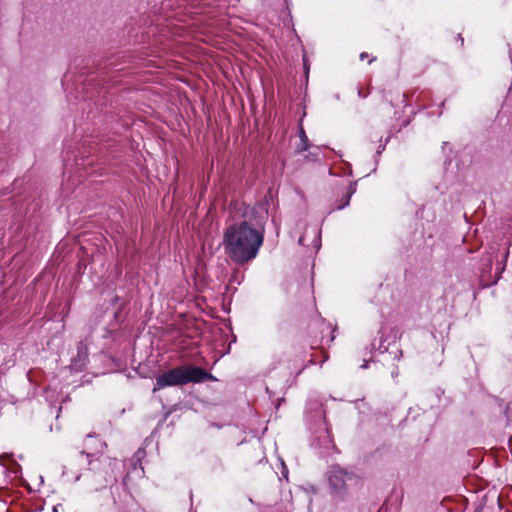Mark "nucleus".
Returning <instances> with one entry per match:
<instances>
[{
  "mask_svg": "<svg viewBox=\"0 0 512 512\" xmlns=\"http://www.w3.org/2000/svg\"><path fill=\"white\" fill-rule=\"evenodd\" d=\"M104 473H105V477L108 476L109 478H111L112 474H113V469H110V471L109 470H105Z\"/></svg>",
  "mask_w": 512,
  "mask_h": 512,
  "instance_id": "nucleus-10",
  "label": "nucleus"
},
{
  "mask_svg": "<svg viewBox=\"0 0 512 512\" xmlns=\"http://www.w3.org/2000/svg\"><path fill=\"white\" fill-rule=\"evenodd\" d=\"M299 137H300V143L297 146L296 151L298 153H301V152L307 151L309 149V147H310L308 137H307L303 127H300Z\"/></svg>",
  "mask_w": 512,
  "mask_h": 512,
  "instance_id": "nucleus-4",
  "label": "nucleus"
},
{
  "mask_svg": "<svg viewBox=\"0 0 512 512\" xmlns=\"http://www.w3.org/2000/svg\"><path fill=\"white\" fill-rule=\"evenodd\" d=\"M355 191H356V183L354 182L349 185L348 191L342 197L341 203L337 206V209H343L344 207L348 206L350 203L351 196L355 193Z\"/></svg>",
  "mask_w": 512,
  "mask_h": 512,
  "instance_id": "nucleus-5",
  "label": "nucleus"
},
{
  "mask_svg": "<svg viewBox=\"0 0 512 512\" xmlns=\"http://www.w3.org/2000/svg\"><path fill=\"white\" fill-rule=\"evenodd\" d=\"M369 94H370V89H369V87H367V88H363V87H361V88H359V90H358V96H359L360 98L365 99V98H367V97H368V95H369Z\"/></svg>",
  "mask_w": 512,
  "mask_h": 512,
  "instance_id": "nucleus-7",
  "label": "nucleus"
},
{
  "mask_svg": "<svg viewBox=\"0 0 512 512\" xmlns=\"http://www.w3.org/2000/svg\"><path fill=\"white\" fill-rule=\"evenodd\" d=\"M112 464V461L109 457H106V456H100L99 458L96 459V462L95 461H90L89 462V465L91 466L90 469L93 470V471H98L99 470V465H108V466H111Z\"/></svg>",
  "mask_w": 512,
  "mask_h": 512,
  "instance_id": "nucleus-6",
  "label": "nucleus"
},
{
  "mask_svg": "<svg viewBox=\"0 0 512 512\" xmlns=\"http://www.w3.org/2000/svg\"><path fill=\"white\" fill-rule=\"evenodd\" d=\"M214 377L201 367L178 366L163 372L156 378L153 392L169 387L182 386L188 383H201Z\"/></svg>",
  "mask_w": 512,
  "mask_h": 512,
  "instance_id": "nucleus-2",
  "label": "nucleus"
},
{
  "mask_svg": "<svg viewBox=\"0 0 512 512\" xmlns=\"http://www.w3.org/2000/svg\"><path fill=\"white\" fill-rule=\"evenodd\" d=\"M367 57H368V54L366 52H363V53L360 54V59L361 60H364Z\"/></svg>",
  "mask_w": 512,
  "mask_h": 512,
  "instance_id": "nucleus-12",
  "label": "nucleus"
},
{
  "mask_svg": "<svg viewBox=\"0 0 512 512\" xmlns=\"http://www.w3.org/2000/svg\"><path fill=\"white\" fill-rule=\"evenodd\" d=\"M508 256H509V249H506L504 252V255H503L505 262L507 261Z\"/></svg>",
  "mask_w": 512,
  "mask_h": 512,
  "instance_id": "nucleus-11",
  "label": "nucleus"
},
{
  "mask_svg": "<svg viewBox=\"0 0 512 512\" xmlns=\"http://www.w3.org/2000/svg\"><path fill=\"white\" fill-rule=\"evenodd\" d=\"M77 349H78V354H80L82 352V350H87L86 346L84 345V343L82 341H80L78 343Z\"/></svg>",
  "mask_w": 512,
  "mask_h": 512,
  "instance_id": "nucleus-9",
  "label": "nucleus"
},
{
  "mask_svg": "<svg viewBox=\"0 0 512 512\" xmlns=\"http://www.w3.org/2000/svg\"><path fill=\"white\" fill-rule=\"evenodd\" d=\"M263 241V233L246 220L229 225L223 235L225 254L237 265H245L255 259Z\"/></svg>",
  "mask_w": 512,
  "mask_h": 512,
  "instance_id": "nucleus-1",
  "label": "nucleus"
},
{
  "mask_svg": "<svg viewBox=\"0 0 512 512\" xmlns=\"http://www.w3.org/2000/svg\"><path fill=\"white\" fill-rule=\"evenodd\" d=\"M308 160L317 161L319 159V153L317 152H310L309 155L305 156Z\"/></svg>",
  "mask_w": 512,
  "mask_h": 512,
  "instance_id": "nucleus-8",
  "label": "nucleus"
},
{
  "mask_svg": "<svg viewBox=\"0 0 512 512\" xmlns=\"http://www.w3.org/2000/svg\"><path fill=\"white\" fill-rule=\"evenodd\" d=\"M358 477L352 471H348L339 466H334L330 470L329 483L333 491L337 494L342 495L349 483H357Z\"/></svg>",
  "mask_w": 512,
  "mask_h": 512,
  "instance_id": "nucleus-3",
  "label": "nucleus"
}]
</instances>
